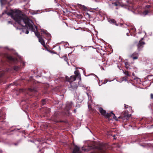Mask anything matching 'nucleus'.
Wrapping results in <instances>:
<instances>
[{"mask_svg": "<svg viewBox=\"0 0 153 153\" xmlns=\"http://www.w3.org/2000/svg\"><path fill=\"white\" fill-rule=\"evenodd\" d=\"M7 15L10 16L12 18L20 25H22V22L28 25L29 19L28 18H23L22 17L20 13L14 12H8Z\"/></svg>", "mask_w": 153, "mask_h": 153, "instance_id": "f257e3e1", "label": "nucleus"}, {"mask_svg": "<svg viewBox=\"0 0 153 153\" xmlns=\"http://www.w3.org/2000/svg\"><path fill=\"white\" fill-rule=\"evenodd\" d=\"M30 20L29 19V24L28 25H27L26 23H25L26 24V26H28L29 27V29L30 30H31L32 31L34 32L35 35L39 39V38L41 37L42 36L40 35V34L37 31L36 32L35 31V30L34 28L33 25L30 23Z\"/></svg>", "mask_w": 153, "mask_h": 153, "instance_id": "f03ea898", "label": "nucleus"}, {"mask_svg": "<svg viewBox=\"0 0 153 153\" xmlns=\"http://www.w3.org/2000/svg\"><path fill=\"white\" fill-rule=\"evenodd\" d=\"M145 44V42H144L139 41L137 45L138 51H141Z\"/></svg>", "mask_w": 153, "mask_h": 153, "instance_id": "7ed1b4c3", "label": "nucleus"}, {"mask_svg": "<svg viewBox=\"0 0 153 153\" xmlns=\"http://www.w3.org/2000/svg\"><path fill=\"white\" fill-rule=\"evenodd\" d=\"M76 79V77L75 76H71L70 78L68 76H66L65 79L66 81L69 82L70 83L73 82L75 81Z\"/></svg>", "mask_w": 153, "mask_h": 153, "instance_id": "20e7f679", "label": "nucleus"}, {"mask_svg": "<svg viewBox=\"0 0 153 153\" xmlns=\"http://www.w3.org/2000/svg\"><path fill=\"white\" fill-rule=\"evenodd\" d=\"M131 114H129L128 113V111H125L123 114V117L122 119L123 120H128L129 117H130Z\"/></svg>", "mask_w": 153, "mask_h": 153, "instance_id": "39448f33", "label": "nucleus"}, {"mask_svg": "<svg viewBox=\"0 0 153 153\" xmlns=\"http://www.w3.org/2000/svg\"><path fill=\"white\" fill-rule=\"evenodd\" d=\"M70 85H69V86L70 90H72L77 89V86L76 83L73 82L70 83Z\"/></svg>", "mask_w": 153, "mask_h": 153, "instance_id": "423d86ee", "label": "nucleus"}, {"mask_svg": "<svg viewBox=\"0 0 153 153\" xmlns=\"http://www.w3.org/2000/svg\"><path fill=\"white\" fill-rule=\"evenodd\" d=\"M111 116H112L113 119L115 120H118V119L117 118V117L115 116L114 114L112 112L109 113H106L105 117L107 118H109Z\"/></svg>", "mask_w": 153, "mask_h": 153, "instance_id": "0eeeda50", "label": "nucleus"}, {"mask_svg": "<svg viewBox=\"0 0 153 153\" xmlns=\"http://www.w3.org/2000/svg\"><path fill=\"white\" fill-rule=\"evenodd\" d=\"M138 53L136 52H134L130 56V57L131 58L133 59L134 60L137 59L138 58Z\"/></svg>", "mask_w": 153, "mask_h": 153, "instance_id": "6e6552de", "label": "nucleus"}, {"mask_svg": "<svg viewBox=\"0 0 153 153\" xmlns=\"http://www.w3.org/2000/svg\"><path fill=\"white\" fill-rule=\"evenodd\" d=\"M22 25H21L22 27H26L27 28H23V32H25V33L26 34H28L29 33V31L28 30V28H29V27L28 26H26V24H25L24 22H22Z\"/></svg>", "mask_w": 153, "mask_h": 153, "instance_id": "1a4fd4ad", "label": "nucleus"}, {"mask_svg": "<svg viewBox=\"0 0 153 153\" xmlns=\"http://www.w3.org/2000/svg\"><path fill=\"white\" fill-rule=\"evenodd\" d=\"M108 21L111 24H112L113 25H114L117 26H118L119 25V24L117 23L116 21L115 20V19L110 18L108 19Z\"/></svg>", "mask_w": 153, "mask_h": 153, "instance_id": "9d476101", "label": "nucleus"}, {"mask_svg": "<svg viewBox=\"0 0 153 153\" xmlns=\"http://www.w3.org/2000/svg\"><path fill=\"white\" fill-rule=\"evenodd\" d=\"M99 110L100 113L102 115L104 116L105 117L106 114V111L103 109L102 107H100L99 108Z\"/></svg>", "mask_w": 153, "mask_h": 153, "instance_id": "9b49d317", "label": "nucleus"}, {"mask_svg": "<svg viewBox=\"0 0 153 153\" xmlns=\"http://www.w3.org/2000/svg\"><path fill=\"white\" fill-rule=\"evenodd\" d=\"M72 153H81L79 150V148L77 146H75L73 152Z\"/></svg>", "mask_w": 153, "mask_h": 153, "instance_id": "f8f14e48", "label": "nucleus"}, {"mask_svg": "<svg viewBox=\"0 0 153 153\" xmlns=\"http://www.w3.org/2000/svg\"><path fill=\"white\" fill-rule=\"evenodd\" d=\"M38 90V88L36 87H33L28 88L29 91L34 93L37 92Z\"/></svg>", "mask_w": 153, "mask_h": 153, "instance_id": "ddd939ff", "label": "nucleus"}, {"mask_svg": "<svg viewBox=\"0 0 153 153\" xmlns=\"http://www.w3.org/2000/svg\"><path fill=\"white\" fill-rule=\"evenodd\" d=\"M105 149L104 146H101L98 149L99 153H105Z\"/></svg>", "mask_w": 153, "mask_h": 153, "instance_id": "4468645a", "label": "nucleus"}, {"mask_svg": "<svg viewBox=\"0 0 153 153\" xmlns=\"http://www.w3.org/2000/svg\"><path fill=\"white\" fill-rule=\"evenodd\" d=\"M89 88H90L87 87L86 89V91L85 93L87 96H91V95H93L92 91L89 89Z\"/></svg>", "mask_w": 153, "mask_h": 153, "instance_id": "2eb2a0df", "label": "nucleus"}, {"mask_svg": "<svg viewBox=\"0 0 153 153\" xmlns=\"http://www.w3.org/2000/svg\"><path fill=\"white\" fill-rule=\"evenodd\" d=\"M39 42H40L41 44L44 47H45L46 45H45V41L42 37L41 38H39Z\"/></svg>", "mask_w": 153, "mask_h": 153, "instance_id": "dca6fc26", "label": "nucleus"}, {"mask_svg": "<svg viewBox=\"0 0 153 153\" xmlns=\"http://www.w3.org/2000/svg\"><path fill=\"white\" fill-rule=\"evenodd\" d=\"M74 73L75 75V76H76V78L77 77H78V78H79L81 80V78L80 75V73L79 72V71L78 70H76L74 71Z\"/></svg>", "mask_w": 153, "mask_h": 153, "instance_id": "f3484780", "label": "nucleus"}, {"mask_svg": "<svg viewBox=\"0 0 153 153\" xmlns=\"http://www.w3.org/2000/svg\"><path fill=\"white\" fill-rule=\"evenodd\" d=\"M72 103L71 102H69L67 104L66 108L68 110H69L72 107Z\"/></svg>", "mask_w": 153, "mask_h": 153, "instance_id": "a211bd4d", "label": "nucleus"}, {"mask_svg": "<svg viewBox=\"0 0 153 153\" xmlns=\"http://www.w3.org/2000/svg\"><path fill=\"white\" fill-rule=\"evenodd\" d=\"M42 32L44 34H45L47 37L49 38L51 36L50 34L48 33L47 31L45 30H43L42 31Z\"/></svg>", "mask_w": 153, "mask_h": 153, "instance_id": "6ab92c4d", "label": "nucleus"}, {"mask_svg": "<svg viewBox=\"0 0 153 153\" xmlns=\"http://www.w3.org/2000/svg\"><path fill=\"white\" fill-rule=\"evenodd\" d=\"M13 68L14 71H17L20 70L21 67L19 66H14Z\"/></svg>", "mask_w": 153, "mask_h": 153, "instance_id": "aec40b11", "label": "nucleus"}, {"mask_svg": "<svg viewBox=\"0 0 153 153\" xmlns=\"http://www.w3.org/2000/svg\"><path fill=\"white\" fill-rule=\"evenodd\" d=\"M78 7H79L81 9H82V10H85V9H87V8L86 7H85V6L84 5H82L81 4H78Z\"/></svg>", "mask_w": 153, "mask_h": 153, "instance_id": "412c9836", "label": "nucleus"}, {"mask_svg": "<svg viewBox=\"0 0 153 153\" xmlns=\"http://www.w3.org/2000/svg\"><path fill=\"white\" fill-rule=\"evenodd\" d=\"M123 73L125 75H126V76H127V77H128V76H130V74H129V72H128V71H123Z\"/></svg>", "mask_w": 153, "mask_h": 153, "instance_id": "4be33fe9", "label": "nucleus"}, {"mask_svg": "<svg viewBox=\"0 0 153 153\" xmlns=\"http://www.w3.org/2000/svg\"><path fill=\"white\" fill-rule=\"evenodd\" d=\"M150 10H146L143 12V14L145 15H147L150 12Z\"/></svg>", "mask_w": 153, "mask_h": 153, "instance_id": "5701e85b", "label": "nucleus"}, {"mask_svg": "<svg viewBox=\"0 0 153 153\" xmlns=\"http://www.w3.org/2000/svg\"><path fill=\"white\" fill-rule=\"evenodd\" d=\"M1 4H5L7 2V0H0Z\"/></svg>", "mask_w": 153, "mask_h": 153, "instance_id": "b1692460", "label": "nucleus"}, {"mask_svg": "<svg viewBox=\"0 0 153 153\" xmlns=\"http://www.w3.org/2000/svg\"><path fill=\"white\" fill-rule=\"evenodd\" d=\"M127 79L128 77L126 76H124L122 77L121 78V79L122 81H126L127 80Z\"/></svg>", "mask_w": 153, "mask_h": 153, "instance_id": "393cba45", "label": "nucleus"}, {"mask_svg": "<svg viewBox=\"0 0 153 153\" xmlns=\"http://www.w3.org/2000/svg\"><path fill=\"white\" fill-rule=\"evenodd\" d=\"M7 59L9 60L12 61H13L14 60V59L11 56H8L7 57Z\"/></svg>", "mask_w": 153, "mask_h": 153, "instance_id": "a878e982", "label": "nucleus"}, {"mask_svg": "<svg viewBox=\"0 0 153 153\" xmlns=\"http://www.w3.org/2000/svg\"><path fill=\"white\" fill-rule=\"evenodd\" d=\"M125 67L127 69H128L129 68V65H128V62H126L125 63Z\"/></svg>", "mask_w": 153, "mask_h": 153, "instance_id": "bb28decb", "label": "nucleus"}, {"mask_svg": "<svg viewBox=\"0 0 153 153\" xmlns=\"http://www.w3.org/2000/svg\"><path fill=\"white\" fill-rule=\"evenodd\" d=\"M124 105H125V109L128 108V107H130V106L128 105H126L125 104H124Z\"/></svg>", "mask_w": 153, "mask_h": 153, "instance_id": "cd10ccee", "label": "nucleus"}, {"mask_svg": "<svg viewBox=\"0 0 153 153\" xmlns=\"http://www.w3.org/2000/svg\"><path fill=\"white\" fill-rule=\"evenodd\" d=\"M151 7V6L150 5H147L146 6V9H149Z\"/></svg>", "mask_w": 153, "mask_h": 153, "instance_id": "c85d7f7f", "label": "nucleus"}, {"mask_svg": "<svg viewBox=\"0 0 153 153\" xmlns=\"http://www.w3.org/2000/svg\"><path fill=\"white\" fill-rule=\"evenodd\" d=\"M7 24H12V22L11 21H8L7 22Z\"/></svg>", "mask_w": 153, "mask_h": 153, "instance_id": "c756f323", "label": "nucleus"}, {"mask_svg": "<svg viewBox=\"0 0 153 153\" xmlns=\"http://www.w3.org/2000/svg\"><path fill=\"white\" fill-rule=\"evenodd\" d=\"M112 4H114L115 6H117L118 5L117 4L116 2L113 3H112Z\"/></svg>", "mask_w": 153, "mask_h": 153, "instance_id": "7c9ffc66", "label": "nucleus"}, {"mask_svg": "<svg viewBox=\"0 0 153 153\" xmlns=\"http://www.w3.org/2000/svg\"><path fill=\"white\" fill-rule=\"evenodd\" d=\"M45 100H42V103L44 105L45 104V102H44L45 101Z\"/></svg>", "mask_w": 153, "mask_h": 153, "instance_id": "2f4dec72", "label": "nucleus"}, {"mask_svg": "<svg viewBox=\"0 0 153 153\" xmlns=\"http://www.w3.org/2000/svg\"><path fill=\"white\" fill-rule=\"evenodd\" d=\"M143 39H144L143 38H141V39H140V40L139 41L143 42L142 40Z\"/></svg>", "mask_w": 153, "mask_h": 153, "instance_id": "473e14b6", "label": "nucleus"}, {"mask_svg": "<svg viewBox=\"0 0 153 153\" xmlns=\"http://www.w3.org/2000/svg\"><path fill=\"white\" fill-rule=\"evenodd\" d=\"M122 117H123V116L122 117V116H120L118 118H121L122 119Z\"/></svg>", "mask_w": 153, "mask_h": 153, "instance_id": "72a5a7b5", "label": "nucleus"}, {"mask_svg": "<svg viewBox=\"0 0 153 153\" xmlns=\"http://www.w3.org/2000/svg\"><path fill=\"white\" fill-rule=\"evenodd\" d=\"M86 14L87 15H88V16L89 17H90V15L88 13H87Z\"/></svg>", "mask_w": 153, "mask_h": 153, "instance_id": "f704fd0d", "label": "nucleus"}, {"mask_svg": "<svg viewBox=\"0 0 153 153\" xmlns=\"http://www.w3.org/2000/svg\"><path fill=\"white\" fill-rule=\"evenodd\" d=\"M152 76L151 75H149L148 76V78L149 77Z\"/></svg>", "mask_w": 153, "mask_h": 153, "instance_id": "c9c22d12", "label": "nucleus"}, {"mask_svg": "<svg viewBox=\"0 0 153 153\" xmlns=\"http://www.w3.org/2000/svg\"><path fill=\"white\" fill-rule=\"evenodd\" d=\"M132 75L133 76H134V73H133L132 74Z\"/></svg>", "mask_w": 153, "mask_h": 153, "instance_id": "e433bc0d", "label": "nucleus"}, {"mask_svg": "<svg viewBox=\"0 0 153 153\" xmlns=\"http://www.w3.org/2000/svg\"><path fill=\"white\" fill-rule=\"evenodd\" d=\"M151 98L152 99L153 98V96H151Z\"/></svg>", "mask_w": 153, "mask_h": 153, "instance_id": "4c0bfd02", "label": "nucleus"}, {"mask_svg": "<svg viewBox=\"0 0 153 153\" xmlns=\"http://www.w3.org/2000/svg\"><path fill=\"white\" fill-rule=\"evenodd\" d=\"M150 96H153V94H150Z\"/></svg>", "mask_w": 153, "mask_h": 153, "instance_id": "58836bf2", "label": "nucleus"}, {"mask_svg": "<svg viewBox=\"0 0 153 153\" xmlns=\"http://www.w3.org/2000/svg\"><path fill=\"white\" fill-rule=\"evenodd\" d=\"M76 112V109H75V110H74V112L75 113V112Z\"/></svg>", "mask_w": 153, "mask_h": 153, "instance_id": "ea45409f", "label": "nucleus"}, {"mask_svg": "<svg viewBox=\"0 0 153 153\" xmlns=\"http://www.w3.org/2000/svg\"><path fill=\"white\" fill-rule=\"evenodd\" d=\"M96 9H98V8H97L94 9V10H96Z\"/></svg>", "mask_w": 153, "mask_h": 153, "instance_id": "a19ab883", "label": "nucleus"}, {"mask_svg": "<svg viewBox=\"0 0 153 153\" xmlns=\"http://www.w3.org/2000/svg\"><path fill=\"white\" fill-rule=\"evenodd\" d=\"M12 0H10L9 1L10 2H11Z\"/></svg>", "mask_w": 153, "mask_h": 153, "instance_id": "79ce46f5", "label": "nucleus"}, {"mask_svg": "<svg viewBox=\"0 0 153 153\" xmlns=\"http://www.w3.org/2000/svg\"><path fill=\"white\" fill-rule=\"evenodd\" d=\"M128 33H127V36H128Z\"/></svg>", "mask_w": 153, "mask_h": 153, "instance_id": "37998d69", "label": "nucleus"}, {"mask_svg": "<svg viewBox=\"0 0 153 153\" xmlns=\"http://www.w3.org/2000/svg\"><path fill=\"white\" fill-rule=\"evenodd\" d=\"M36 28L37 29V27H36Z\"/></svg>", "mask_w": 153, "mask_h": 153, "instance_id": "c03bdc74", "label": "nucleus"}]
</instances>
